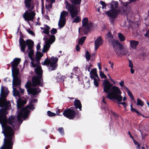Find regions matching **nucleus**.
Returning a JSON list of instances; mask_svg holds the SVG:
<instances>
[{"mask_svg": "<svg viewBox=\"0 0 149 149\" xmlns=\"http://www.w3.org/2000/svg\"><path fill=\"white\" fill-rule=\"evenodd\" d=\"M8 113V111H0V123L3 129V133L6 137L4 139L3 143L0 149H12L15 140L14 131L10 126L6 124V115Z\"/></svg>", "mask_w": 149, "mask_h": 149, "instance_id": "obj_1", "label": "nucleus"}, {"mask_svg": "<svg viewBox=\"0 0 149 149\" xmlns=\"http://www.w3.org/2000/svg\"><path fill=\"white\" fill-rule=\"evenodd\" d=\"M102 85L104 86V92L108 94L107 97L108 99H114L120 102L122 101L123 97L121 95V92L118 87L113 86L111 88L112 84L107 79L104 81Z\"/></svg>", "mask_w": 149, "mask_h": 149, "instance_id": "obj_2", "label": "nucleus"}, {"mask_svg": "<svg viewBox=\"0 0 149 149\" xmlns=\"http://www.w3.org/2000/svg\"><path fill=\"white\" fill-rule=\"evenodd\" d=\"M9 93L8 89L6 87L2 86L0 94V111H7L11 107L9 101H7L6 97Z\"/></svg>", "mask_w": 149, "mask_h": 149, "instance_id": "obj_3", "label": "nucleus"}, {"mask_svg": "<svg viewBox=\"0 0 149 149\" xmlns=\"http://www.w3.org/2000/svg\"><path fill=\"white\" fill-rule=\"evenodd\" d=\"M19 43L20 45V50L22 52L25 53V49L26 46L28 45V49L30 51L28 53V56L31 61H33V56L34 54V51L32 49L34 46V42L32 40L27 39L25 41L24 39L20 38L19 40Z\"/></svg>", "mask_w": 149, "mask_h": 149, "instance_id": "obj_4", "label": "nucleus"}, {"mask_svg": "<svg viewBox=\"0 0 149 149\" xmlns=\"http://www.w3.org/2000/svg\"><path fill=\"white\" fill-rule=\"evenodd\" d=\"M73 107H71L64 110L63 113V115L70 120H73L75 117L78 119L80 117L81 114L77 111L73 109Z\"/></svg>", "mask_w": 149, "mask_h": 149, "instance_id": "obj_5", "label": "nucleus"}, {"mask_svg": "<svg viewBox=\"0 0 149 149\" xmlns=\"http://www.w3.org/2000/svg\"><path fill=\"white\" fill-rule=\"evenodd\" d=\"M28 108L33 110L34 108V107L33 105L31 104L27 106L25 108H22L18 113L17 117L18 121L19 122L21 123H22V118H26L28 116V114L30 111L29 110L27 109Z\"/></svg>", "mask_w": 149, "mask_h": 149, "instance_id": "obj_6", "label": "nucleus"}, {"mask_svg": "<svg viewBox=\"0 0 149 149\" xmlns=\"http://www.w3.org/2000/svg\"><path fill=\"white\" fill-rule=\"evenodd\" d=\"M120 45H117L113 47L114 50L116 55L118 56H129L130 54L127 49H123V45L120 43Z\"/></svg>", "mask_w": 149, "mask_h": 149, "instance_id": "obj_7", "label": "nucleus"}, {"mask_svg": "<svg viewBox=\"0 0 149 149\" xmlns=\"http://www.w3.org/2000/svg\"><path fill=\"white\" fill-rule=\"evenodd\" d=\"M72 4L67 3V7L72 18H74L77 16L78 14V7Z\"/></svg>", "mask_w": 149, "mask_h": 149, "instance_id": "obj_8", "label": "nucleus"}, {"mask_svg": "<svg viewBox=\"0 0 149 149\" xmlns=\"http://www.w3.org/2000/svg\"><path fill=\"white\" fill-rule=\"evenodd\" d=\"M43 79L42 77L39 76H35L32 77V86L35 87L37 86H39L42 87L43 85L41 83L43 81Z\"/></svg>", "mask_w": 149, "mask_h": 149, "instance_id": "obj_9", "label": "nucleus"}, {"mask_svg": "<svg viewBox=\"0 0 149 149\" xmlns=\"http://www.w3.org/2000/svg\"><path fill=\"white\" fill-rule=\"evenodd\" d=\"M107 37L108 39V41L109 43H110L111 45H112L113 47L115 46L116 45H120V42L117 40H115L113 39V35L111 34L110 32H109L106 34Z\"/></svg>", "mask_w": 149, "mask_h": 149, "instance_id": "obj_10", "label": "nucleus"}, {"mask_svg": "<svg viewBox=\"0 0 149 149\" xmlns=\"http://www.w3.org/2000/svg\"><path fill=\"white\" fill-rule=\"evenodd\" d=\"M36 14L34 11L29 13L28 10H26L23 15V17L26 21H31L33 19Z\"/></svg>", "mask_w": 149, "mask_h": 149, "instance_id": "obj_11", "label": "nucleus"}, {"mask_svg": "<svg viewBox=\"0 0 149 149\" xmlns=\"http://www.w3.org/2000/svg\"><path fill=\"white\" fill-rule=\"evenodd\" d=\"M51 60L52 61L50 63V67L49 69L50 71L54 70L57 66L56 63L58 61V58L52 56L50 58Z\"/></svg>", "mask_w": 149, "mask_h": 149, "instance_id": "obj_12", "label": "nucleus"}, {"mask_svg": "<svg viewBox=\"0 0 149 149\" xmlns=\"http://www.w3.org/2000/svg\"><path fill=\"white\" fill-rule=\"evenodd\" d=\"M127 4H126L125 7L119 8L118 9H117L116 10H114V13H116L117 15L118 13L121 14H125L127 15H128L127 10Z\"/></svg>", "mask_w": 149, "mask_h": 149, "instance_id": "obj_13", "label": "nucleus"}, {"mask_svg": "<svg viewBox=\"0 0 149 149\" xmlns=\"http://www.w3.org/2000/svg\"><path fill=\"white\" fill-rule=\"evenodd\" d=\"M27 91L29 95L31 94L33 95H35L38 94L41 91V90L38 87V88H30L29 89H27Z\"/></svg>", "mask_w": 149, "mask_h": 149, "instance_id": "obj_14", "label": "nucleus"}, {"mask_svg": "<svg viewBox=\"0 0 149 149\" xmlns=\"http://www.w3.org/2000/svg\"><path fill=\"white\" fill-rule=\"evenodd\" d=\"M6 124L8 123L13 127H15L16 125L15 118L13 116H10L8 119L6 116Z\"/></svg>", "mask_w": 149, "mask_h": 149, "instance_id": "obj_15", "label": "nucleus"}, {"mask_svg": "<svg viewBox=\"0 0 149 149\" xmlns=\"http://www.w3.org/2000/svg\"><path fill=\"white\" fill-rule=\"evenodd\" d=\"M111 6V10L107 12L114 13V10H116L118 5V2L117 1H111V3L107 4Z\"/></svg>", "mask_w": 149, "mask_h": 149, "instance_id": "obj_16", "label": "nucleus"}, {"mask_svg": "<svg viewBox=\"0 0 149 149\" xmlns=\"http://www.w3.org/2000/svg\"><path fill=\"white\" fill-rule=\"evenodd\" d=\"M106 13L110 17L109 20L111 24H113L114 23L115 19L117 16L116 13L110 12H106Z\"/></svg>", "mask_w": 149, "mask_h": 149, "instance_id": "obj_17", "label": "nucleus"}, {"mask_svg": "<svg viewBox=\"0 0 149 149\" xmlns=\"http://www.w3.org/2000/svg\"><path fill=\"white\" fill-rule=\"evenodd\" d=\"M103 40L102 39L101 36H100L95 41V49L97 50L100 46L103 43Z\"/></svg>", "mask_w": 149, "mask_h": 149, "instance_id": "obj_18", "label": "nucleus"}, {"mask_svg": "<svg viewBox=\"0 0 149 149\" xmlns=\"http://www.w3.org/2000/svg\"><path fill=\"white\" fill-rule=\"evenodd\" d=\"M32 0H25L24 3L26 8L30 11L33 10L34 6L31 4Z\"/></svg>", "mask_w": 149, "mask_h": 149, "instance_id": "obj_19", "label": "nucleus"}, {"mask_svg": "<svg viewBox=\"0 0 149 149\" xmlns=\"http://www.w3.org/2000/svg\"><path fill=\"white\" fill-rule=\"evenodd\" d=\"M13 77V78L12 82L13 86H20L21 83V79L18 77Z\"/></svg>", "mask_w": 149, "mask_h": 149, "instance_id": "obj_20", "label": "nucleus"}, {"mask_svg": "<svg viewBox=\"0 0 149 149\" xmlns=\"http://www.w3.org/2000/svg\"><path fill=\"white\" fill-rule=\"evenodd\" d=\"M21 61L20 58H15L11 62L12 68H17Z\"/></svg>", "mask_w": 149, "mask_h": 149, "instance_id": "obj_21", "label": "nucleus"}, {"mask_svg": "<svg viewBox=\"0 0 149 149\" xmlns=\"http://www.w3.org/2000/svg\"><path fill=\"white\" fill-rule=\"evenodd\" d=\"M74 104L75 109H79L81 111L82 110V104L79 100L75 99L74 102Z\"/></svg>", "mask_w": 149, "mask_h": 149, "instance_id": "obj_22", "label": "nucleus"}, {"mask_svg": "<svg viewBox=\"0 0 149 149\" xmlns=\"http://www.w3.org/2000/svg\"><path fill=\"white\" fill-rule=\"evenodd\" d=\"M40 58L36 57L35 59L33 58V61H31V64L33 67L35 68L39 66L40 64Z\"/></svg>", "mask_w": 149, "mask_h": 149, "instance_id": "obj_23", "label": "nucleus"}, {"mask_svg": "<svg viewBox=\"0 0 149 149\" xmlns=\"http://www.w3.org/2000/svg\"><path fill=\"white\" fill-rule=\"evenodd\" d=\"M92 23L90 22L88 23V24L86 26H82L84 28L83 31L84 33V34H87L88 32L89 31L90 28L92 26Z\"/></svg>", "mask_w": 149, "mask_h": 149, "instance_id": "obj_24", "label": "nucleus"}, {"mask_svg": "<svg viewBox=\"0 0 149 149\" xmlns=\"http://www.w3.org/2000/svg\"><path fill=\"white\" fill-rule=\"evenodd\" d=\"M48 36L49 37V38L48 40L47 37L45 38L46 40H47V41L49 43L51 44L53 43L55 40L56 38L54 35L49 34Z\"/></svg>", "mask_w": 149, "mask_h": 149, "instance_id": "obj_25", "label": "nucleus"}, {"mask_svg": "<svg viewBox=\"0 0 149 149\" xmlns=\"http://www.w3.org/2000/svg\"><path fill=\"white\" fill-rule=\"evenodd\" d=\"M35 69V72L37 76H39L42 77V70L40 66H38Z\"/></svg>", "mask_w": 149, "mask_h": 149, "instance_id": "obj_26", "label": "nucleus"}, {"mask_svg": "<svg viewBox=\"0 0 149 149\" xmlns=\"http://www.w3.org/2000/svg\"><path fill=\"white\" fill-rule=\"evenodd\" d=\"M51 44L48 42L46 41L45 45H44L43 48L42 50V52L44 53L47 52L49 50L50 47V45Z\"/></svg>", "mask_w": 149, "mask_h": 149, "instance_id": "obj_27", "label": "nucleus"}, {"mask_svg": "<svg viewBox=\"0 0 149 149\" xmlns=\"http://www.w3.org/2000/svg\"><path fill=\"white\" fill-rule=\"evenodd\" d=\"M139 43V42L138 41L134 40H131L130 41V47L133 49H135L136 48Z\"/></svg>", "mask_w": 149, "mask_h": 149, "instance_id": "obj_28", "label": "nucleus"}, {"mask_svg": "<svg viewBox=\"0 0 149 149\" xmlns=\"http://www.w3.org/2000/svg\"><path fill=\"white\" fill-rule=\"evenodd\" d=\"M56 79L57 82L62 81H64L65 77L63 75H61L60 74H58V76L56 77Z\"/></svg>", "mask_w": 149, "mask_h": 149, "instance_id": "obj_29", "label": "nucleus"}, {"mask_svg": "<svg viewBox=\"0 0 149 149\" xmlns=\"http://www.w3.org/2000/svg\"><path fill=\"white\" fill-rule=\"evenodd\" d=\"M12 77H18L19 74V70L17 68H12Z\"/></svg>", "mask_w": 149, "mask_h": 149, "instance_id": "obj_30", "label": "nucleus"}, {"mask_svg": "<svg viewBox=\"0 0 149 149\" xmlns=\"http://www.w3.org/2000/svg\"><path fill=\"white\" fill-rule=\"evenodd\" d=\"M68 15V12L63 11L61 14L60 19L66 20V17Z\"/></svg>", "mask_w": 149, "mask_h": 149, "instance_id": "obj_31", "label": "nucleus"}, {"mask_svg": "<svg viewBox=\"0 0 149 149\" xmlns=\"http://www.w3.org/2000/svg\"><path fill=\"white\" fill-rule=\"evenodd\" d=\"M66 20L63 19H60L59 20L58 25L60 28H63L65 24Z\"/></svg>", "mask_w": 149, "mask_h": 149, "instance_id": "obj_32", "label": "nucleus"}, {"mask_svg": "<svg viewBox=\"0 0 149 149\" xmlns=\"http://www.w3.org/2000/svg\"><path fill=\"white\" fill-rule=\"evenodd\" d=\"M97 73V70L96 68H94L91 70L90 73V77L92 79L93 78H94V75Z\"/></svg>", "mask_w": 149, "mask_h": 149, "instance_id": "obj_33", "label": "nucleus"}, {"mask_svg": "<svg viewBox=\"0 0 149 149\" xmlns=\"http://www.w3.org/2000/svg\"><path fill=\"white\" fill-rule=\"evenodd\" d=\"M86 38V37L82 36L80 39H79L78 41V44L82 45L84 44V41Z\"/></svg>", "mask_w": 149, "mask_h": 149, "instance_id": "obj_34", "label": "nucleus"}, {"mask_svg": "<svg viewBox=\"0 0 149 149\" xmlns=\"http://www.w3.org/2000/svg\"><path fill=\"white\" fill-rule=\"evenodd\" d=\"M131 107V111L132 112H134L136 113L138 116L142 115V114L140 113L137 110L135 109L133 107L132 104L130 105Z\"/></svg>", "mask_w": 149, "mask_h": 149, "instance_id": "obj_35", "label": "nucleus"}, {"mask_svg": "<svg viewBox=\"0 0 149 149\" xmlns=\"http://www.w3.org/2000/svg\"><path fill=\"white\" fill-rule=\"evenodd\" d=\"M88 19L87 17H84L82 21V26H86L88 24Z\"/></svg>", "mask_w": 149, "mask_h": 149, "instance_id": "obj_36", "label": "nucleus"}, {"mask_svg": "<svg viewBox=\"0 0 149 149\" xmlns=\"http://www.w3.org/2000/svg\"><path fill=\"white\" fill-rule=\"evenodd\" d=\"M52 61L50 59H49L47 57L45 59L43 63H42V64L44 65H48L50 64Z\"/></svg>", "mask_w": 149, "mask_h": 149, "instance_id": "obj_37", "label": "nucleus"}, {"mask_svg": "<svg viewBox=\"0 0 149 149\" xmlns=\"http://www.w3.org/2000/svg\"><path fill=\"white\" fill-rule=\"evenodd\" d=\"M45 29H44V31H42L43 33L47 34L48 36L49 34V30L50 29V28L49 26L46 25Z\"/></svg>", "mask_w": 149, "mask_h": 149, "instance_id": "obj_38", "label": "nucleus"}, {"mask_svg": "<svg viewBox=\"0 0 149 149\" xmlns=\"http://www.w3.org/2000/svg\"><path fill=\"white\" fill-rule=\"evenodd\" d=\"M13 94L14 96L19 97L20 95L19 91L15 88H13Z\"/></svg>", "mask_w": 149, "mask_h": 149, "instance_id": "obj_39", "label": "nucleus"}, {"mask_svg": "<svg viewBox=\"0 0 149 149\" xmlns=\"http://www.w3.org/2000/svg\"><path fill=\"white\" fill-rule=\"evenodd\" d=\"M136 104L137 106H140L142 107L144 105V102L141 99L138 98L137 100Z\"/></svg>", "mask_w": 149, "mask_h": 149, "instance_id": "obj_40", "label": "nucleus"}, {"mask_svg": "<svg viewBox=\"0 0 149 149\" xmlns=\"http://www.w3.org/2000/svg\"><path fill=\"white\" fill-rule=\"evenodd\" d=\"M26 100H23L20 99H19L18 100V104L21 105H24L26 103Z\"/></svg>", "mask_w": 149, "mask_h": 149, "instance_id": "obj_41", "label": "nucleus"}, {"mask_svg": "<svg viewBox=\"0 0 149 149\" xmlns=\"http://www.w3.org/2000/svg\"><path fill=\"white\" fill-rule=\"evenodd\" d=\"M118 37L120 40L121 41H123L125 39V36L120 33H118Z\"/></svg>", "mask_w": 149, "mask_h": 149, "instance_id": "obj_42", "label": "nucleus"}, {"mask_svg": "<svg viewBox=\"0 0 149 149\" xmlns=\"http://www.w3.org/2000/svg\"><path fill=\"white\" fill-rule=\"evenodd\" d=\"M92 79L94 80V84L96 87H98L99 86V82L100 80V79H97L95 77L93 78Z\"/></svg>", "mask_w": 149, "mask_h": 149, "instance_id": "obj_43", "label": "nucleus"}, {"mask_svg": "<svg viewBox=\"0 0 149 149\" xmlns=\"http://www.w3.org/2000/svg\"><path fill=\"white\" fill-rule=\"evenodd\" d=\"M81 0H71V2L74 5H79L81 3Z\"/></svg>", "mask_w": 149, "mask_h": 149, "instance_id": "obj_44", "label": "nucleus"}, {"mask_svg": "<svg viewBox=\"0 0 149 149\" xmlns=\"http://www.w3.org/2000/svg\"><path fill=\"white\" fill-rule=\"evenodd\" d=\"M32 86V83L30 81H28L26 84L25 87L27 89H29L30 88H32L31 86Z\"/></svg>", "mask_w": 149, "mask_h": 149, "instance_id": "obj_45", "label": "nucleus"}, {"mask_svg": "<svg viewBox=\"0 0 149 149\" xmlns=\"http://www.w3.org/2000/svg\"><path fill=\"white\" fill-rule=\"evenodd\" d=\"M76 17L74 18L73 20V22L78 23L81 21V19L79 16H76Z\"/></svg>", "mask_w": 149, "mask_h": 149, "instance_id": "obj_46", "label": "nucleus"}, {"mask_svg": "<svg viewBox=\"0 0 149 149\" xmlns=\"http://www.w3.org/2000/svg\"><path fill=\"white\" fill-rule=\"evenodd\" d=\"M91 56L89 52L87 51L85 54V57L86 60H89L90 59Z\"/></svg>", "mask_w": 149, "mask_h": 149, "instance_id": "obj_47", "label": "nucleus"}, {"mask_svg": "<svg viewBox=\"0 0 149 149\" xmlns=\"http://www.w3.org/2000/svg\"><path fill=\"white\" fill-rule=\"evenodd\" d=\"M47 114L49 117H53L56 115L55 113L52 112L50 111H47Z\"/></svg>", "mask_w": 149, "mask_h": 149, "instance_id": "obj_48", "label": "nucleus"}, {"mask_svg": "<svg viewBox=\"0 0 149 149\" xmlns=\"http://www.w3.org/2000/svg\"><path fill=\"white\" fill-rule=\"evenodd\" d=\"M124 88L126 90L128 94V95L129 96L131 95L132 94V92L130 91L128 88L127 87H126L125 86H124Z\"/></svg>", "mask_w": 149, "mask_h": 149, "instance_id": "obj_49", "label": "nucleus"}, {"mask_svg": "<svg viewBox=\"0 0 149 149\" xmlns=\"http://www.w3.org/2000/svg\"><path fill=\"white\" fill-rule=\"evenodd\" d=\"M57 32V30L56 29L53 28L50 31V33L52 35L55 34Z\"/></svg>", "mask_w": 149, "mask_h": 149, "instance_id": "obj_50", "label": "nucleus"}, {"mask_svg": "<svg viewBox=\"0 0 149 149\" xmlns=\"http://www.w3.org/2000/svg\"><path fill=\"white\" fill-rule=\"evenodd\" d=\"M100 75L101 78L102 79L105 78L106 79L107 78V77L106 75H105L104 73H103L102 71H100Z\"/></svg>", "mask_w": 149, "mask_h": 149, "instance_id": "obj_51", "label": "nucleus"}, {"mask_svg": "<svg viewBox=\"0 0 149 149\" xmlns=\"http://www.w3.org/2000/svg\"><path fill=\"white\" fill-rule=\"evenodd\" d=\"M43 54L42 53L40 52H37L36 53V57H37L39 58H41L43 56Z\"/></svg>", "mask_w": 149, "mask_h": 149, "instance_id": "obj_52", "label": "nucleus"}, {"mask_svg": "<svg viewBox=\"0 0 149 149\" xmlns=\"http://www.w3.org/2000/svg\"><path fill=\"white\" fill-rule=\"evenodd\" d=\"M134 144L136 145H137V146L136 147V149H139L140 148V145L139 144V142L136 141L135 140H134Z\"/></svg>", "mask_w": 149, "mask_h": 149, "instance_id": "obj_53", "label": "nucleus"}, {"mask_svg": "<svg viewBox=\"0 0 149 149\" xmlns=\"http://www.w3.org/2000/svg\"><path fill=\"white\" fill-rule=\"evenodd\" d=\"M58 130L61 134H64V131L63 127H59L58 129Z\"/></svg>", "mask_w": 149, "mask_h": 149, "instance_id": "obj_54", "label": "nucleus"}, {"mask_svg": "<svg viewBox=\"0 0 149 149\" xmlns=\"http://www.w3.org/2000/svg\"><path fill=\"white\" fill-rule=\"evenodd\" d=\"M26 31L28 32V33L32 35L35 36V34L29 28L28 29H26Z\"/></svg>", "mask_w": 149, "mask_h": 149, "instance_id": "obj_55", "label": "nucleus"}, {"mask_svg": "<svg viewBox=\"0 0 149 149\" xmlns=\"http://www.w3.org/2000/svg\"><path fill=\"white\" fill-rule=\"evenodd\" d=\"M128 60L129 62V67H130L131 68H133V64L132 62V61L129 59H128Z\"/></svg>", "mask_w": 149, "mask_h": 149, "instance_id": "obj_56", "label": "nucleus"}, {"mask_svg": "<svg viewBox=\"0 0 149 149\" xmlns=\"http://www.w3.org/2000/svg\"><path fill=\"white\" fill-rule=\"evenodd\" d=\"M119 104H121L125 107L126 108L127 107V104L125 102L118 103Z\"/></svg>", "mask_w": 149, "mask_h": 149, "instance_id": "obj_57", "label": "nucleus"}, {"mask_svg": "<svg viewBox=\"0 0 149 149\" xmlns=\"http://www.w3.org/2000/svg\"><path fill=\"white\" fill-rule=\"evenodd\" d=\"M79 44H77L76 46V50L77 52L80 51V48L79 47Z\"/></svg>", "mask_w": 149, "mask_h": 149, "instance_id": "obj_58", "label": "nucleus"}, {"mask_svg": "<svg viewBox=\"0 0 149 149\" xmlns=\"http://www.w3.org/2000/svg\"><path fill=\"white\" fill-rule=\"evenodd\" d=\"M91 65H88V66L87 65H86V70H87L86 69H87V70L88 71L90 72Z\"/></svg>", "mask_w": 149, "mask_h": 149, "instance_id": "obj_59", "label": "nucleus"}, {"mask_svg": "<svg viewBox=\"0 0 149 149\" xmlns=\"http://www.w3.org/2000/svg\"><path fill=\"white\" fill-rule=\"evenodd\" d=\"M52 4L51 3H50L47 6L46 5H45V7H46V8L47 9H49V8H52Z\"/></svg>", "mask_w": 149, "mask_h": 149, "instance_id": "obj_60", "label": "nucleus"}, {"mask_svg": "<svg viewBox=\"0 0 149 149\" xmlns=\"http://www.w3.org/2000/svg\"><path fill=\"white\" fill-rule=\"evenodd\" d=\"M119 84L121 87H123L124 85V81H121V82H119Z\"/></svg>", "mask_w": 149, "mask_h": 149, "instance_id": "obj_61", "label": "nucleus"}, {"mask_svg": "<svg viewBox=\"0 0 149 149\" xmlns=\"http://www.w3.org/2000/svg\"><path fill=\"white\" fill-rule=\"evenodd\" d=\"M111 113L113 115L114 117H118V115L116 113L113 112L112 111H111Z\"/></svg>", "mask_w": 149, "mask_h": 149, "instance_id": "obj_62", "label": "nucleus"}, {"mask_svg": "<svg viewBox=\"0 0 149 149\" xmlns=\"http://www.w3.org/2000/svg\"><path fill=\"white\" fill-rule=\"evenodd\" d=\"M40 43H39L36 46L37 50H39L40 49Z\"/></svg>", "mask_w": 149, "mask_h": 149, "instance_id": "obj_63", "label": "nucleus"}, {"mask_svg": "<svg viewBox=\"0 0 149 149\" xmlns=\"http://www.w3.org/2000/svg\"><path fill=\"white\" fill-rule=\"evenodd\" d=\"M129 96L131 98V99L132 100H134V102H136L135 100L134 96L132 94V95H130Z\"/></svg>", "mask_w": 149, "mask_h": 149, "instance_id": "obj_64", "label": "nucleus"}]
</instances>
